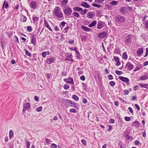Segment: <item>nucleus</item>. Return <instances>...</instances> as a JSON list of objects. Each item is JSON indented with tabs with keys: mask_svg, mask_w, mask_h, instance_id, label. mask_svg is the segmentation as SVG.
Masks as SVG:
<instances>
[{
	"mask_svg": "<svg viewBox=\"0 0 148 148\" xmlns=\"http://www.w3.org/2000/svg\"><path fill=\"white\" fill-rule=\"evenodd\" d=\"M51 147L52 148H57V146L55 144L52 143L51 145Z\"/></svg>",
	"mask_w": 148,
	"mask_h": 148,
	"instance_id": "56",
	"label": "nucleus"
},
{
	"mask_svg": "<svg viewBox=\"0 0 148 148\" xmlns=\"http://www.w3.org/2000/svg\"><path fill=\"white\" fill-rule=\"evenodd\" d=\"M129 133L128 132V130H126L124 132V136L128 139H130L132 137L131 136H129Z\"/></svg>",
	"mask_w": 148,
	"mask_h": 148,
	"instance_id": "18",
	"label": "nucleus"
},
{
	"mask_svg": "<svg viewBox=\"0 0 148 148\" xmlns=\"http://www.w3.org/2000/svg\"><path fill=\"white\" fill-rule=\"evenodd\" d=\"M143 50L142 48H139L138 49L136 53L138 56L140 57L143 53Z\"/></svg>",
	"mask_w": 148,
	"mask_h": 148,
	"instance_id": "17",
	"label": "nucleus"
},
{
	"mask_svg": "<svg viewBox=\"0 0 148 148\" xmlns=\"http://www.w3.org/2000/svg\"><path fill=\"white\" fill-rule=\"evenodd\" d=\"M95 16V14L94 12H89L87 14V17L89 19H93Z\"/></svg>",
	"mask_w": 148,
	"mask_h": 148,
	"instance_id": "7",
	"label": "nucleus"
},
{
	"mask_svg": "<svg viewBox=\"0 0 148 148\" xmlns=\"http://www.w3.org/2000/svg\"><path fill=\"white\" fill-rule=\"evenodd\" d=\"M73 56L71 54H68L67 56H66V58L65 59L66 61H70L74 62V60L72 59Z\"/></svg>",
	"mask_w": 148,
	"mask_h": 148,
	"instance_id": "20",
	"label": "nucleus"
},
{
	"mask_svg": "<svg viewBox=\"0 0 148 148\" xmlns=\"http://www.w3.org/2000/svg\"><path fill=\"white\" fill-rule=\"evenodd\" d=\"M80 79L82 81H84L85 80V77L84 75H82L80 77Z\"/></svg>",
	"mask_w": 148,
	"mask_h": 148,
	"instance_id": "60",
	"label": "nucleus"
},
{
	"mask_svg": "<svg viewBox=\"0 0 148 148\" xmlns=\"http://www.w3.org/2000/svg\"><path fill=\"white\" fill-rule=\"evenodd\" d=\"M14 41L15 42L19 43L18 39L16 36H15L14 37Z\"/></svg>",
	"mask_w": 148,
	"mask_h": 148,
	"instance_id": "43",
	"label": "nucleus"
},
{
	"mask_svg": "<svg viewBox=\"0 0 148 148\" xmlns=\"http://www.w3.org/2000/svg\"><path fill=\"white\" fill-rule=\"evenodd\" d=\"M119 79L121 81L127 83L129 82V79L127 77H124L123 76L119 77Z\"/></svg>",
	"mask_w": 148,
	"mask_h": 148,
	"instance_id": "15",
	"label": "nucleus"
},
{
	"mask_svg": "<svg viewBox=\"0 0 148 148\" xmlns=\"http://www.w3.org/2000/svg\"><path fill=\"white\" fill-rule=\"evenodd\" d=\"M66 24V23L64 21H63L61 23V24L60 25V27L61 28V29H62V28L64 27L65 25Z\"/></svg>",
	"mask_w": 148,
	"mask_h": 148,
	"instance_id": "37",
	"label": "nucleus"
},
{
	"mask_svg": "<svg viewBox=\"0 0 148 148\" xmlns=\"http://www.w3.org/2000/svg\"><path fill=\"white\" fill-rule=\"evenodd\" d=\"M139 79L140 80H145L148 79V74H146L144 76L140 77Z\"/></svg>",
	"mask_w": 148,
	"mask_h": 148,
	"instance_id": "26",
	"label": "nucleus"
},
{
	"mask_svg": "<svg viewBox=\"0 0 148 148\" xmlns=\"http://www.w3.org/2000/svg\"><path fill=\"white\" fill-rule=\"evenodd\" d=\"M108 79L109 80H112L113 79V77L111 75H108Z\"/></svg>",
	"mask_w": 148,
	"mask_h": 148,
	"instance_id": "63",
	"label": "nucleus"
},
{
	"mask_svg": "<svg viewBox=\"0 0 148 148\" xmlns=\"http://www.w3.org/2000/svg\"><path fill=\"white\" fill-rule=\"evenodd\" d=\"M97 21L96 20H95L92 22L89 25V27H91L95 26L97 24Z\"/></svg>",
	"mask_w": 148,
	"mask_h": 148,
	"instance_id": "27",
	"label": "nucleus"
},
{
	"mask_svg": "<svg viewBox=\"0 0 148 148\" xmlns=\"http://www.w3.org/2000/svg\"><path fill=\"white\" fill-rule=\"evenodd\" d=\"M109 121L110 123H112V124H113L115 122L114 120V119H110L109 120Z\"/></svg>",
	"mask_w": 148,
	"mask_h": 148,
	"instance_id": "59",
	"label": "nucleus"
},
{
	"mask_svg": "<svg viewBox=\"0 0 148 148\" xmlns=\"http://www.w3.org/2000/svg\"><path fill=\"white\" fill-rule=\"evenodd\" d=\"M27 30L28 31L31 32L32 31V29L31 26H27Z\"/></svg>",
	"mask_w": 148,
	"mask_h": 148,
	"instance_id": "47",
	"label": "nucleus"
},
{
	"mask_svg": "<svg viewBox=\"0 0 148 148\" xmlns=\"http://www.w3.org/2000/svg\"><path fill=\"white\" fill-rule=\"evenodd\" d=\"M110 85L112 86H114L115 85V83L114 81H111L109 82Z\"/></svg>",
	"mask_w": 148,
	"mask_h": 148,
	"instance_id": "49",
	"label": "nucleus"
},
{
	"mask_svg": "<svg viewBox=\"0 0 148 148\" xmlns=\"http://www.w3.org/2000/svg\"><path fill=\"white\" fill-rule=\"evenodd\" d=\"M76 53L77 54L76 56V58L77 59L80 60V57L81 55L80 54L79 52L78 51H76Z\"/></svg>",
	"mask_w": 148,
	"mask_h": 148,
	"instance_id": "39",
	"label": "nucleus"
},
{
	"mask_svg": "<svg viewBox=\"0 0 148 148\" xmlns=\"http://www.w3.org/2000/svg\"><path fill=\"white\" fill-rule=\"evenodd\" d=\"M14 136V132L12 130H10L9 132L10 139L12 138Z\"/></svg>",
	"mask_w": 148,
	"mask_h": 148,
	"instance_id": "30",
	"label": "nucleus"
},
{
	"mask_svg": "<svg viewBox=\"0 0 148 148\" xmlns=\"http://www.w3.org/2000/svg\"><path fill=\"white\" fill-rule=\"evenodd\" d=\"M88 10L84 9V10H82V11L80 12V13L82 15H84L86 14L88 12Z\"/></svg>",
	"mask_w": 148,
	"mask_h": 148,
	"instance_id": "36",
	"label": "nucleus"
},
{
	"mask_svg": "<svg viewBox=\"0 0 148 148\" xmlns=\"http://www.w3.org/2000/svg\"><path fill=\"white\" fill-rule=\"evenodd\" d=\"M92 5L94 7H97L98 8H101V7L102 8L103 7V5H101L98 4H95V3L92 4Z\"/></svg>",
	"mask_w": 148,
	"mask_h": 148,
	"instance_id": "34",
	"label": "nucleus"
},
{
	"mask_svg": "<svg viewBox=\"0 0 148 148\" xmlns=\"http://www.w3.org/2000/svg\"><path fill=\"white\" fill-rule=\"evenodd\" d=\"M115 72L116 74L118 75H121L123 73L122 71H120L117 70H116L115 71Z\"/></svg>",
	"mask_w": 148,
	"mask_h": 148,
	"instance_id": "45",
	"label": "nucleus"
},
{
	"mask_svg": "<svg viewBox=\"0 0 148 148\" xmlns=\"http://www.w3.org/2000/svg\"><path fill=\"white\" fill-rule=\"evenodd\" d=\"M81 5L82 6L87 8H90L91 7L90 5H88L86 2L85 1H83L82 2L81 4Z\"/></svg>",
	"mask_w": 148,
	"mask_h": 148,
	"instance_id": "19",
	"label": "nucleus"
},
{
	"mask_svg": "<svg viewBox=\"0 0 148 148\" xmlns=\"http://www.w3.org/2000/svg\"><path fill=\"white\" fill-rule=\"evenodd\" d=\"M69 26H67L64 29L65 30V33H66L68 32V30L69 29Z\"/></svg>",
	"mask_w": 148,
	"mask_h": 148,
	"instance_id": "64",
	"label": "nucleus"
},
{
	"mask_svg": "<svg viewBox=\"0 0 148 148\" xmlns=\"http://www.w3.org/2000/svg\"><path fill=\"white\" fill-rule=\"evenodd\" d=\"M64 81L66 83L72 84H74V82L72 78L70 77L67 79H64Z\"/></svg>",
	"mask_w": 148,
	"mask_h": 148,
	"instance_id": "10",
	"label": "nucleus"
},
{
	"mask_svg": "<svg viewBox=\"0 0 148 148\" xmlns=\"http://www.w3.org/2000/svg\"><path fill=\"white\" fill-rule=\"evenodd\" d=\"M105 25V23L104 22L101 21H99L97 23V28L99 29H101L104 27Z\"/></svg>",
	"mask_w": 148,
	"mask_h": 148,
	"instance_id": "12",
	"label": "nucleus"
},
{
	"mask_svg": "<svg viewBox=\"0 0 148 148\" xmlns=\"http://www.w3.org/2000/svg\"><path fill=\"white\" fill-rule=\"evenodd\" d=\"M73 10L76 12H80L82 10V9L81 8L75 7L73 8Z\"/></svg>",
	"mask_w": 148,
	"mask_h": 148,
	"instance_id": "28",
	"label": "nucleus"
},
{
	"mask_svg": "<svg viewBox=\"0 0 148 148\" xmlns=\"http://www.w3.org/2000/svg\"><path fill=\"white\" fill-rule=\"evenodd\" d=\"M72 98L76 101H77L79 100V97L76 95H73Z\"/></svg>",
	"mask_w": 148,
	"mask_h": 148,
	"instance_id": "33",
	"label": "nucleus"
},
{
	"mask_svg": "<svg viewBox=\"0 0 148 148\" xmlns=\"http://www.w3.org/2000/svg\"><path fill=\"white\" fill-rule=\"evenodd\" d=\"M118 3V2L117 1H112L110 3V4L113 5L114 6L117 5Z\"/></svg>",
	"mask_w": 148,
	"mask_h": 148,
	"instance_id": "41",
	"label": "nucleus"
},
{
	"mask_svg": "<svg viewBox=\"0 0 148 148\" xmlns=\"http://www.w3.org/2000/svg\"><path fill=\"white\" fill-rule=\"evenodd\" d=\"M69 112L71 113H75L77 112L76 110L74 108H71L69 110Z\"/></svg>",
	"mask_w": 148,
	"mask_h": 148,
	"instance_id": "48",
	"label": "nucleus"
},
{
	"mask_svg": "<svg viewBox=\"0 0 148 148\" xmlns=\"http://www.w3.org/2000/svg\"><path fill=\"white\" fill-rule=\"evenodd\" d=\"M68 0H63L60 2V4L62 6H66L68 2Z\"/></svg>",
	"mask_w": 148,
	"mask_h": 148,
	"instance_id": "23",
	"label": "nucleus"
},
{
	"mask_svg": "<svg viewBox=\"0 0 148 148\" xmlns=\"http://www.w3.org/2000/svg\"><path fill=\"white\" fill-rule=\"evenodd\" d=\"M108 35L107 32H104L98 34V37L101 38L106 37Z\"/></svg>",
	"mask_w": 148,
	"mask_h": 148,
	"instance_id": "5",
	"label": "nucleus"
},
{
	"mask_svg": "<svg viewBox=\"0 0 148 148\" xmlns=\"http://www.w3.org/2000/svg\"><path fill=\"white\" fill-rule=\"evenodd\" d=\"M122 58L125 60H126L127 59L128 56L126 52H124L123 53Z\"/></svg>",
	"mask_w": 148,
	"mask_h": 148,
	"instance_id": "32",
	"label": "nucleus"
},
{
	"mask_svg": "<svg viewBox=\"0 0 148 148\" xmlns=\"http://www.w3.org/2000/svg\"><path fill=\"white\" fill-rule=\"evenodd\" d=\"M56 58L54 56L51 57L49 58H47L45 62L48 64H51L53 63L56 60Z\"/></svg>",
	"mask_w": 148,
	"mask_h": 148,
	"instance_id": "4",
	"label": "nucleus"
},
{
	"mask_svg": "<svg viewBox=\"0 0 148 148\" xmlns=\"http://www.w3.org/2000/svg\"><path fill=\"white\" fill-rule=\"evenodd\" d=\"M45 25L46 27L50 31H52V30L51 29L47 23L45 22Z\"/></svg>",
	"mask_w": 148,
	"mask_h": 148,
	"instance_id": "38",
	"label": "nucleus"
},
{
	"mask_svg": "<svg viewBox=\"0 0 148 148\" xmlns=\"http://www.w3.org/2000/svg\"><path fill=\"white\" fill-rule=\"evenodd\" d=\"M132 35L130 34L128 35L127 36H126L125 40V42L127 43L131 42L132 40Z\"/></svg>",
	"mask_w": 148,
	"mask_h": 148,
	"instance_id": "11",
	"label": "nucleus"
},
{
	"mask_svg": "<svg viewBox=\"0 0 148 148\" xmlns=\"http://www.w3.org/2000/svg\"><path fill=\"white\" fill-rule=\"evenodd\" d=\"M27 20V18L23 15H22V16L21 17V20L23 22H25Z\"/></svg>",
	"mask_w": 148,
	"mask_h": 148,
	"instance_id": "31",
	"label": "nucleus"
},
{
	"mask_svg": "<svg viewBox=\"0 0 148 148\" xmlns=\"http://www.w3.org/2000/svg\"><path fill=\"white\" fill-rule=\"evenodd\" d=\"M50 52L49 51H44L42 53V56L43 58H45L47 55H49L50 54Z\"/></svg>",
	"mask_w": 148,
	"mask_h": 148,
	"instance_id": "25",
	"label": "nucleus"
},
{
	"mask_svg": "<svg viewBox=\"0 0 148 148\" xmlns=\"http://www.w3.org/2000/svg\"><path fill=\"white\" fill-rule=\"evenodd\" d=\"M29 6L31 8L34 10L37 7V3L36 1H32L30 2Z\"/></svg>",
	"mask_w": 148,
	"mask_h": 148,
	"instance_id": "9",
	"label": "nucleus"
},
{
	"mask_svg": "<svg viewBox=\"0 0 148 148\" xmlns=\"http://www.w3.org/2000/svg\"><path fill=\"white\" fill-rule=\"evenodd\" d=\"M32 19L33 22L34 23L38 20V19L37 17L35 16L34 15L33 16Z\"/></svg>",
	"mask_w": 148,
	"mask_h": 148,
	"instance_id": "35",
	"label": "nucleus"
},
{
	"mask_svg": "<svg viewBox=\"0 0 148 148\" xmlns=\"http://www.w3.org/2000/svg\"><path fill=\"white\" fill-rule=\"evenodd\" d=\"M63 88L67 90L69 88V86L68 84H65L64 85Z\"/></svg>",
	"mask_w": 148,
	"mask_h": 148,
	"instance_id": "46",
	"label": "nucleus"
},
{
	"mask_svg": "<svg viewBox=\"0 0 148 148\" xmlns=\"http://www.w3.org/2000/svg\"><path fill=\"white\" fill-rule=\"evenodd\" d=\"M81 142L84 145L86 146L87 145V143L86 140H85L84 139H82L81 140Z\"/></svg>",
	"mask_w": 148,
	"mask_h": 148,
	"instance_id": "52",
	"label": "nucleus"
},
{
	"mask_svg": "<svg viewBox=\"0 0 148 148\" xmlns=\"http://www.w3.org/2000/svg\"><path fill=\"white\" fill-rule=\"evenodd\" d=\"M116 22L119 24L124 23L125 21V18L124 17L121 15L117 16L115 18Z\"/></svg>",
	"mask_w": 148,
	"mask_h": 148,
	"instance_id": "2",
	"label": "nucleus"
},
{
	"mask_svg": "<svg viewBox=\"0 0 148 148\" xmlns=\"http://www.w3.org/2000/svg\"><path fill=\"white\" fill-rule=\"evenodd\" d=\"M63 12L66 15L69 16L71 14L72 10L70 7L69 6L65 7L63 9Z\"/></svg>",
	"mask_w": 148,
	"mask_h": 148,
	"instance_id": "3",
	"label": "nucleus"
},
{
	"mask_svg": "<svg viewBox=\"0 0 148 148\" xmlns=\"http://www.w3.org/2000/svg\"><path fill=\"white\" fill-rule=\"evenodd\" d=\"M73 16L75 17H78L79 16V14L78 13L76 12H73Z\"/></svg>",
	"mask_w": 148,
	"mask_h": 148,
	"instance_id": "44",
	"label": "nucleus"
},
{
	"mask_svg": "<svg viewBox=\"0 0 148 148\" xmlns=\"http://www.w3.org/2000/svg\"><path fill=\"white\" fill-rule=\"evenodd\" d=\"M8 6V2L6 1L5 0L3 2V5L2 9H4V7L5 9H7Z\"/></svg>",
	"mask_w": 148,
	"mask_h": 148,
	"instance_id": "21",
	"label": "nucleus"
},
{
	"mask_svg": "<svg viewBox=\"0 0 148 148\" xmlns=\"http://www.w3.org/2000/svg\"><path fill=\"white\" fill-rule=\"evenodd\" d=\"M36 35L33 34L32 37V39L31 40V43L33 44L34 46L36 45Z\"/></svg>",
	"mask_w": 148,
	"mask_h": 148,
	"instance_id": "16",
	"label": "nucleus"
},
{
	"mask_svg": "<svg viewBox=\"0 0 148 148\" xmlns=\"http://www.w3.org/2000/svg\"><path fill=\"white\" fill-rule=\"evenodd\" d=\"M114 51L115 53H119L120 52V50L119 49L116 48L115 49Z\"/></svg>",
	"mask_w": 148,
	"mask_h": 148,
	"instance_id": "54",
	"label": "nucleus"
},
{
	"mask_svg": "<svg viewBox=\"0 0 148 148\" xmlns=\"http://www.w3.org/2000/svg\"><path fill=\"white\" fill-rule=\"evenodd\" d=\"M128 109L130 112L133 114V111L132 108L130 107H129L128 108Z\"/></svg>",
	"mask_w": 148,
	"mask_h": 148,
	"instance_id": "62",
	"label": "nucleus"
},
{
	"mask_svg": "<svg viewBox=\"0 0 148 148\" xmlns=\"http://www.w3.org/2000/svg\"><path fill=\"white\" fill-rule=\"evenodd\" d=\"M139 85L141 88H146L148 89V84H139Z\"/></svg>",
	"mask_w": 148,
	"mask_h": 148,
	"instance_id": "29",
	"label": "nucleus"
},
{
	"mask_svg": "<svg viewBox=\"0 0 148 148\" xmlns=\"http://www.w3.org/2000/svg\"><path fill=\"white\" fill-rule=\"evenodd\" d=\"M54 14L58 18H64L63 14L62 12L61 9L58 6L56 8L54 11Z\"/></svg>",
	"mask_w": 148,
	"mask_h": 148,
	"instance_id": "1",
	"label": "nucleus"
},
{
	"mask_svg": "<svg viewBox=\"0 0 148 148\" xmlns=\"http://www.w3.org/2000/svg\"><path fill=\"white\" fill-rule=\"evenodd\" d=\"M123 92H124V95H127L129 93V92L127 90H125L123 91Z\"/></svg>",
	"mask_w": 148,
	"mask_h": 148,
	"instance_id": "58",
	"label": "nucleus"
},
{
	"mask_svg": "<svg viewBox=\"0 0 148 148\" xmlns=\"http://www.w3.org/2000/svg\"><path fill=\"white\" fill-rule=\"evenodd\" d=\"M124 119L125 120L127 121H129L131 120L130 117L127 116L125 117H124Z\"/></svg>",
	"mask_w": 148,
	"mask_h": 148,
	"instance_id": "55",
	"label": "nucleus"
},
{
	"mask_svg": "<svg viewBox=\"0 0 148 148\" xmlns=\"http://www.w3.org/2000/svg\"><path fill=\"white\" fill-rule=\"evenodd\" d=\"M114 59L116 62L119 61V59L118 57L115 56L114 58Z\"/></svg>",
	"mask_w": 148,
	"mask_h": 148,
	"instance_id": "57",
	"label": "nucleus"
},
{
	"mask_svg": "<svg viewBox=\"0 0 148 148\" xmlns=\"http://www.w3.org/2000/svg\"><path fill=\"white\" fill-rule=\"evenodd\" d=\"M105 0H95V2L99 3H103Z\"/></svg>",
	"mask_w": 148,
	"mask_h": 148,
	"instance_id": "50",
	"label": "nucleus"
},
{
	"mask_svg": "<svg viewBox=\"0 0 148 148\" xmlns=\"http://www.w3.org/2000/svg\"><path fill=\"white\" fill-rule=\"evenodd\" d=\"M134 66L132 63L128 62L126 64L125 68L127 69L129 71H131L133 68Z\"/></svg>",
	"mask_w": 148,
	"mask_h": 148,
	"instance_id": "8",
	"label": "nucleus"
},
{
	"mask_svg": "<svg viewBox=\"0 0 148 148\" xmlns=\"http://www.w3.org/2000/svg\"><path fill=\"white\" fill-rule=\"evenodd\" d=\"M69 106H71L75 108H77V106L75 105V103H73L71 101Z\"/></svg>",
	"mask_w": 148,
	"mask_h": 148,
	"instance_id": "42",
	"label": "nucleus"
},
{
	"mask_svg": "<svg viewBox=\"0 0 148 148\" xmlns=\"http://www.w3.org/2000/svg\"><path fill=\"white\" fill-rule=\"evenodd\" d=\"M42 106H40L36 109V111L38 112H40L42 111Z\"/></svg>",
	"mask_w": 148,
	"mask_h": 148,
	"instance_id": "53",
	"label": "nucleus"
},
{
	"mask_svg": "<svg viewBox=\"0 0 148 148\" xmlns=\"http://www.w3.org/2000/svg\"><path fill=\"white\" fill-rule=\"evenodd\" d=\"M71 101L70 100L64 99L63 100V103L65 106H69Z\"/></svg>",
	"mask_w": 148,
	"mask_h": 148,
	"instance_id": "13",
	"label": "nucleus"
},
{
	"mask_svg": "<svg viewBox=\"0 0 148 148\" xmlns=\"http://www.w3.org/2000/svg\"><path fill=\"white\" fill-rule=\"evenodd\" d=\"M140 125V123L138 121H135L132 124V126L138 127H139Z\"/></svg>",
	"mask_w": 148,
	"mask_h": 148,
	"instance_id": "22",
	"label": "nucleus"
},
{
	"mask_svg": "<svg viewBox=\"0 0 148 148\" xmlns=\"http://www.w3.org/2000/svg\"><path fill=\"white\" fill-rule=\"evenodd\" d=\"M127 8L126 7H122L120 9V11L121 13L126 14L127 13Z\"/></svg>",
	"mask_w": 148,
	"mask_h": 148,
	"instance_id": "14",
	"label": "nucleus"
},
{
	"mask_svg": "<svg viewBox=\"0 0 148 148\" xmlns=\"http://www.w3.org/2000/svg\"><path fill=\"white\" fill-rule=\"evenodd\" d=\"M82 29L84 31L86 32H89L91 30L90 28H89L87 27H85L83 25L81 26Z\"/></svg>",
	"mask_w": 148,
	"mask_h": 148,
	"instance_id": "24",
	"label": "nucleus"
},
{
	"mask_svg": "<svg viewBox=\"0 0 148 148\" xmlns=\"http://www.w3.org/2000/svg\"><path fill=\"white\" fill-rule=\"evenodd\" d=\"M24 51L25 52V54L29 56H31V54L27 49H25Z\"/></svg>",
	"mask_w": 148,
	"mask_h": 148,
	"instance_id": "40",
	"label": "nucleus"
},
{
	"mask_svg": "<svg viewBox=\"0 0 148 148\" xmlns=\"http://www.w3.org/2000/svg\"><path fill=\"white\" fill-rule=\"evenodd\" d=\"M31 106L30 104L28 102H27L23 105V112H25L27 110L29 109Z\"/></svg>",
	"mask_w": 148,
	"mask_h": 148,
	"instance_id": "6",
	"label": "nucleus"
},
{
	"mask_svg": "<svg viewBox=\"0 0 148 148\" xmlns=\"http://www.w3.org/2000/svg\"><path fill=\"white\" fill-rule=\"evenodd\" d=\"M25 142L27 143L26 148H29V146L30 145V142L27 140H26Z\"/></svg>",
	"mask_w": 148,
	"mask_h": 148,
	"instance_id": "51",
	"label": "nucleus"
},
{
	"mask_svg": "<svg viewBox=\"0 0 148 148\" xmlns=\"http://www.w3.org/2000/svg\"><path fill=\"white\" fill-rule=\"evenodd\" d=\"M141 68V66H140V67H137L134 70V72L136 71L139 69H140Z\"/></svg>",
	"mask_w": 148,
	"mask_h": 148,
	"instance_id": "61",
	"label": "nucleus"
}]
</instances>
